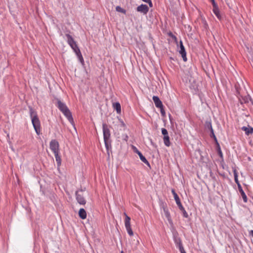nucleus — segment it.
<instances>
[{
  "instance_id": "nucleus-28",
  "label": "nucleus",
  "mask_w": 253,
  "mask_h": 253,
  "mask_svg": "<svg viewBox=\"0 0 253 253\" xmlns=\"http://www.w3.org/2000/svg\"><path fill=\"white\" fill-rule=\"evenodd\" d=\"M162 133L164 135V136L169 135L167 130L164 128L162 129Z\"/></svg>"
},
{
  "instance_id": "nucleus-31",
  "label": "nucleus",
  "mask_w": 253,
  "mask_h": 253,
  "mask_svg": "<svg viewBox=\"0 0 253 253\" xmlns=\"http://www.w3.org/2000/svg\"><path fill=\"white\" fill-rule=\"evenodd\" d=\"M120 124H121L120 125H121V126L122 127H125V124L124 122L122 120H120Z\"/></svg>"
},
{
  "instance_id": "nucleus-2",
  "label": "nucleus",
  "mask_w": 253,
  "mask_h": 253,
  "mask_svg": "<svg viewBox=\"0 0 253 253\" xmlns=\"http://www.w3.org/2000/svg\"><path fill=\"white\" fill-rule=\"evenodd\" d=\"M30 114L32 120V123L34 129L37 134H40L41 132V124L40 120L37 116V113L31 107H29Z\"/></svg>"
},
{
  "instance_id": "nucleus-8",
  "label": "nucleus",
  "mask_w": 253,
  "mask_h": 253,
  "mask_svg": "<svg viewBox=\"0 0 253 253\" xmlns=\"http://www.w3.org/2000/svg\"><path fill=\"white\" fill-rule=\"evenodd\" d=\"M149 10L148 6L146 4H142L137 7V11L146 14Z\"/></svg>"
},
{
  "instance_id": "nucleus-36",
  "label": "nucleus",
  "mask_w": 253,
  "mask_h": 253,
  "mask_svg": "<svg viewBox=\"0 0 253 253\" xmlns=\"http://www.w3.org/2000/svg\"><path fill=\"white\" fill-rule=\"evenodd\" d=\"M213 3V6H214V7H215V2H214V3Z\"/></svg>"
},
{
  "instance_id": "nucleus-5",
  "label": "nucleus",
  "mask_w": 253,
  "mask_h": 253,
  "mask_svg": "<svg viewBox=\"0 0 253 253\" xmlns=\"http://www.w3.org/2000/svg\"><path fill=\"white\" fill-rule=\"evenodd\" d=\"M49 147L50 149L54 154L59 153V143L56 140L53 139L50 142Z\"/></svg>"
},
{
  "instance_id": "nucleus-3",
  "label": "nucleus",
  "mask_w": 253,
  "mask_h": 253,
  "mask_svg": "<svg viewBox=\"0 0 253 253\" xmlns=\"http://www.w3.org/2000/svg\"><path fill=\"white\" fill-rule=\"evenodd\" d=\"M57 106L58 108V109L65 115V116L69 120L70 123L73 125L74 121L72 114L69 109H68V108L67 107V106H66V105L59 100H57Z\"/></svg>"
},
{
  "instance_id": "nucleus-24",
  "label": "nucleus",
  "mask_w": 253,
  "mask_h": 253,
  "mask_svg": "<svg viewBox=\"0 0 253 253\" xmlns=\"http://www.w3.org/2000/svg\"><path fill=\"white\" fill-rule=\"evenodd\" d=\"M241 192L242 196L244 201L245 202H247V197L245 193H244V192L243 191L242 189L241 190Z\"/></svg>"
},
{
  "instance_id": "nucleus-33",
  "label": "nucleus",
  "mask_w": 253,
  "mask_h": 253,
  "mask_svg": "<svg viewBox=\"0 0 253 253\" xmlns=\"http://www.w3.org/2000/svg\"><path fill=\"white\" fill-rule=\"evenodd\" d=\"M181 253H186L183 248V247H181L180 249H179Z\"/></svg>"
},
{
  "instance_id": "nucleus-39",
  "label": "nucleus",
  "mask_w": 253,
  "mask_h": 253,
  "mask_svg": "<svg viewBox=\"0 0 253 253\" xmlns=\"http://www.w3.org/2000/svg\"><path fill=\"white\" fill-rule=\"evenodd\" d=\"M123 253V252H122V253Z\"/></svg>"
},
{
  "instance_id": "nucleus-7",
  "label": "nucleus",
  "mask_w": 253,
  "mask_h": 253,
  "mask_svg": "<svg viewBox=\"0 0 253 253\" xmlns=\"http://www.w3.org/2000/svg\"><path fill=\"white\" fill-rule=\"evenodd\" d=\"M134 151L138 155L140 159L143 163H144L147 166H150V164L148 162V161L147 160V159L145 158V157L143 156L142 153L136 147L134 148Z\"/></svg>"
},
{
  "instance_id": "nucleus-25",
  "label": "nucleus",
  "mask_w": 253,
  "mask_h": 253,
  "mask_svg": "<svg viewBox=\"0 0 253 253\" xmlns=\"http://www.w3.org/2000/svg\"><path fill=\"white\" fill-rule=\"evenodd\" d=\"M126 231L127 232V233L130 235V236H132L133 235V231L131 228V227H127V228H126Z\"/></svg>"
},
{
  "instance_id": "nucleus-29",
  "label": "nucleus",
  "mask_w": 253,
  "mask_h": 253,
  "mask_svg": "<svg viewBox=\"0 0 253 253\" xmlns=\"http://www.w3.org/2000/svg\"><path fill=\"white\" fill-rule=\"evenodd\" d=\"M143 1L147 2L149 4V5L150 7H152L153 4L151 1V0H142Z\"/></svg>"
},
{
  "instance_id": "nucleus-22",
  "label": "nucleus",
  "mask_w": 253,
  "mask_h": 253,
  "mask_svg": "<svg viewBox=\"0 0 253 253\" xmlns=\"http://www.w3.org/2000/svg\"><path fill=\"white\" fill-rule=\"evenodd\" d=\"M213 12L214 14L217 16L218 19L220 18V15L219 14V11L217 7H214L213 9Z\"/></svg>"
},
{
  "instance_id": "nucleus-23",
  "label": "nucleus",
  "mask_w": 253,
  "mask_h": 253,
  "mask_svg": "<svg viewBox=\"0 0 253 253\" xmlns=\"http://www.w3.org/2000/svg\"><path fill=\"white\" fill-rule=\"evenodd\" d=\"M116 10L117 11L123 13L124 14H126V10L123 9V8H122L120 6H116Z\"/></svg>"
},
{
  "instance_id": "nucleus-30",
  "label": "nucleus",
  "mask_w": 253,
  "mask_h": 253,
  "mask_svg": "<svg viewBox=\"0 0 253 253\" xmlns=\"http://www.w3.org/2000/svg\"><path fill=\"white\" fill-rule=\"evenodd\" d=\"M211 131V136L214 138V139L215 140H216V137H215V135H214V132H213V130L212 129Z\"/></svg>"
},
{
  "instance_id": "nucleus-9",
  "label": "nucleus",
  "mask_w": 253,
  "mask_h": 253,
  "mask_svg": "<svg viewBox=\"0 0 253 253\" xmlns=\"http://www.w3.org/2000/svg\"><path fill=\"white\" fill-rule=\"evenodd\" d=\"M171 192L173 195L174 200L176 202V204L177 205L179 209H183V206L180 202V199L179 198L177 194L176 193L175 191L173 189H172Z\"/></svg>"
},
{
  "instance_id": "nucleus-26",
  "label": "nucleus",
  "mask_w": 253,
  "mask_h": 253,
  "mask_svg": "<svg viewBox=\"0 0 253 253\" xmlns=\"http://www.w3.org/2000/svg\"><path fill=\"white\" fill-rule=\"evenodd\" d=\"M183 213V216L185 217H188V213H187V212L185 210L184 207H183V209H179Z\"/></svg>"
},
{
  "instance_id": "nucleus-13",
  "label": "nucleus",
  "mask_w": 253,
  "mask_h": 253,
  "mask_svg": "<svg viewBox=\"0 0 253 253\" xmlns=\"http://www.w3.org/2000/svg\"><path fill=\"white\" fill-rule=\"evenodd\" d=\"M164 212L165 215L166 217L167 218L168 220L170 223H172V220L170 217V214L169 211H168V210L166 208L164 207L163 208Z\"/></svg>"
},
{
  "instance_id": "nucleus-34",
  "label": "nucleus",
  "mask_w": 253,
  "mask_h": 253,
  "mask_svg": "<svg viewBox=\"0 0 253 253\" xmlns=\"http://www.w3.org/2000/svg\"><path fill=\"white\" fill-rule=\"evenodd\" d=\"M249 235L253 237V230H251L249 231Z\"/></svg>"
},
{
  "instance_id": "nucleus-17",
  "label": "nucleus",
  "mask_w": 253,
  "mask_h": 253,
  "mask_svg": "<svg viewBox=\"0 0 253 253\" xmlns=\"http://www.w3.org/2000/svg\"><path fill=\"white\" fill-rule=\"evenodd\" d=\"M114 108L116 110L118 114L121 113V107L119 102H116L113 104Z\"/></svg>"
},
{
  "instance_id": "nucleus-6",
  "label": "nucleus",
  "mask_w": 253,
  "mask_h": 253,
  "mask_svg": "<svg viewBox=\"0 0 253 253\" xmlns=\"http://www.w3.org/2000/svg\"><path fill=\"white\" fill-rule=\"evenodd\" d=\"M179 52L181 55L183 61H186L187 60L186 57V52L184 46L182 42L181 41H180V47L179 49Z\"/></svg>"
},
{
  "instance_id": "nucleus-18",
  "label": "nucleus",
  "mask_w": 253,
  "mask_h": 253,
  "mask_svg": "<svg viewBox=\"0 0 253 253\" xmlns=\"http://www.w3.org/2000/svg\"><path fill=\"white\" fill-rule=\"evenodd\" d=\"M233 173H234V180L236 184L238 185L239 187H241V185L240 184V183L238 181V173L235 169H233Z\"/></svg>"
},
{
  "instance_id": "nucleus-10",
  "label": "nucleus",
  "mask_w": 253,
  "mask_h": 253,
  "mask_svg": "<svg viewBox=\"0 0 253 253\" xmlns=\"http://www.w3.org/2000/svg\"><path fill=\"white\" fill-rule=\"evenodd\" d=\"M240 101L241 104H249L250 103L253 104L251 98L249 95L242 96L241 98L240 99Z\"/></svg>"
},
{
  "instance_id": "nucleus-19",
  "label": "nucleus",
  "mask_w": 253,
  "mask_h": 253,
  "mask_svg": "<svg viewBox=\"0 0 253 253\" xmlns=\"http://www.w3.org/2000/svg\"><path fill=\"white\" fill-rule=\"evenodd\" d=\"M163 139L165 145L167 146H169L170 145V142L169 141V135L164 136Z\"/></svg>"
},
{
  "instance_id": "nucleus-16",
  "label": "nucleus",
  "mask_w": 253,
  "mask_h": 253,
  "mask_svg": "<svg viewBox=\"0 0 253 253\" xmlns=\"http://www.w3.org/2000/svg\"><path fill=\"white\" fill-rule=\"evenodd\" d=\"M242 129L245 131L246 134L249 135L253 132V128L251 127L243 126L242 127Z\"/></svg>"
},
{
  "instance_id": "nucleus-11",
  "label": "nucleus",
  "mask_w": 253,
  "mask_h": 253,
  "mask_svg": "<svg viewBox=\"0 0 253 253\" xmlns=\"http://www.w3.org/2000/svg\"><path fill=\"white\" fill-rule=\"evenodd\" d=\"M76 195V199L80 204L84 205L86 203V201L82 194H80L78 192H77Z\"/></svg>"
},
{
  "instance_id": "nucleus-21",
  "label": "nucleus",
  "mask_w": 253,
  "mask_h": 253,
  "mask_svg": "<svg viewBox=\"0 0 253 253\" xmlns=\"http://www.w3.org/2000/svg\"><path fill=\"white\" fill-rule=\"evenodd\" d=\"M54 155H55L56 161L57 163V165H58V166H60L61 164V159L60 156L59 155V153L54 154Z\"/></svg>"
},
{
  "instance_id": "nucleus-4",
  "label": "nucleus",
  "mask_w": 253,
  "mask_h": 253,
  "mask_svg": "<svg viewBox=\"0 0 253 253\" xmlns=\"http://www.w3.org/2000/svg\"><path fill=\"white\" fill-rule=\"evenodd\" d=\"M103 128V138L105 142V146L108 149V141L110 137V130L108 127L107 125L106 124H103L102 125Z\"/></svg>"
},
{
  "instance_id": "nucleus-38",
  "label": "nucleus",
  "mask_w": 253,
  "mask_h": 253,
  "mask_svg": "<svg viewBox=\"0 0 253 253\" xmlns=\"http://www.w3.org/2000/svg\"><path fill=\"white\" fill-rule=\"evenodd\" d=\"M211 1L212 2V3H214V0H211Z\"/></svg>"
},
{
  "instance_id": "nucleus-32",
  "label": "nucleus",
  "mask_w": 253,
  "mask_h": 253,
  "mask_svg": "<svg viewBox=\"0 0 253 253\" xmlns=\"http://www.w3.org/2000/svg\"><path fill=\"white\" fill-rule=\"evenodd\" d=\"M161 109V113L163 116H164L165 115V112L164 111V110L163 108H159Z\"/></svg>"
},
{
  "instance_id": "nucleus-1",
  "label": "nucleus",
  "mask_w": 253,
  "mask_h": 253,
  "mask_svg": "<svg viewBox=\"0 0 253 253\" xmlns=\"http://www.w3.org/2000/svg\"><path fill=\"white\" fill-rule=\"evenodd\" d=\"M66 36L67 37V40L68 44L76 53L79 61L81 62V63L83 64L84 62V58L76 42L74 41L72 36L69 34H66Z\"/></svg>"
},
{
  "instance_id": "nucleus-37",
  "label": "nucleus",
  "mask_w": 253,
  "mask_h": 253,
  "mask_svg": "<svg viewBox=\"0 0 253 253\" xmlns=\"http://www.w3.org/2000/svg\"><path fill=\"white\" fill-rule=\"evenodd\" d=\"M139 243V242L138 240L136 241V245Z\"/></svg>"
},
{
  "instance_id": "nucleus-35",
  "label": "nucleus",
  "mask_w": 253,
  "mask_h": 253,
  "mask_svg": "<svg viewBox=\"0 0 253 253\" xmlns=\"http://www.w3.org/2000/svg\"><path fill=\"white\" fill-rule=\"evenodd\" d=\"M219 155H220L221 156H222V153H221V151H219Z\"/></svg>"
},
{
  "instance_id": "nucleus-14",
  "label": "nucleus",
  "mask_w": 253,
  "mask_h": 253,
  "mask_svg": "<svg viewBox=\"0 0 253 253\" xmlns=\"http://www.w3.org/2000/svg\"><path fill=\"white\" fill-rule=\"evenodd\" d=\"M79 215L82 219H84L86 217V211L83 208L80 209L79 211Z\"/></svg>"
},
{
  "instance_id": "nucleus-15",
  "label": "nucleus",
  "mask_w": 253,
  "mask_h": 253,
  "mask_svg": "<svg viewBox=\"0 0 253 253\" xmlns=\"http://www.w3.org/2000/svg\"><path fill=\"white\" fill-rule=\"evenodd\" d=\"M124 214L126 216L125 221V227H130V218L126 213H124Z\"/></svg>"
},
{
  "instance_id": "nucleus-12",
  "label": "nucleus",
  "mask_w": 253,
  "mask_h": 253,
  "mask_svg": "<svg viewBox=\"0 0 253 253\" xmlns=\"http://www.w3.org/2000/svg\"><path fill=\"white\" fill-rule=\"evenodd\" d=\"M153 100L156 107H157V108H163V105L162 104V102L158 96H153Z\"/></svg>"
},
{
  "instance_id": "nucleus-20",
  "label": "nucleus",
  "mask_w": 253,
  "mask_h": 253,
  "mask_svg": "<svg viewBox=\"0 0 253 253\" xmlns=\"http://www.w3.org/2000/svg\"><path fill=\"white\" fill-rule=\"evenodd\" d=\"M174 243L179 249H180L181 247H183L182 242L179 238L175 239Z\"/></svg>"
},
{
  "instance_id": "nucleus-27",
  "label": "nucleus",
  "mask_w": 253,
  "mask_h": 253,
  "mask_svg": "<svg viewBox=\"0 0 253 253\" xmlns=\"http://www.w3.org/2000/svg\"><path fill=\"white\" fill-rule=\"evenodd\" d=\"M206 127L209 128L210 130L213 129L211 126V123L210 122H206Z\"/></svg>"
}]
</instances>
